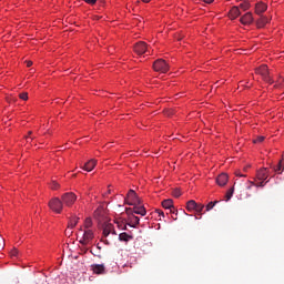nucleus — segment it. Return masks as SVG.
Returning <instances> with one entry per match:
<instances>
[{
	"mask_svg": "<svg viewBox=\"0 0 284 284\" xmlns=\"http://www.w3.org/2000/svg\"><path fill=\"white\" fill-rule=\"evenodd\" d=\"M153 70L155 72H161L162 74H165L170 71V64L165 62L163 59H158L153 62Z\"/></svg>",
	"mask_w": 284,
	"mask_h": 284,
	"instance_id": "f257e3e1",
	"label": "nucleus"
},
{
	"mask_svg": "<svg viewBox=\"0 0 284 284\" xmlns=\"http://www.w3.org/2000/svg\"><path fill=\"white\" fill-rule=\"evenodd\" d=\"M255 74H260L266 83H272V77H270V69L267 68V64H262L260 68L255 69Z\"/></svg>",
	"mask_w": 284,
	"mask_h": 284,
	"instance_id": "f03ea898",
	"label": "nucleus"
},
{
	"mask_svg": "<svg viewBox=\"0 0 284 284\" xmlns=\"http://www.w3.org/2000/svg\"><path fill=\"white\" fill-rule=\"evenodd\" d=\"M49 207L52 210V212H55V214H61L63 211V202L59 197H53L51 201H49Z\"/></svg>",
	"mask_w": 284,
	"mask_h": 284,
	"instance_id": "7ed1b4c3",
	"label": "nucleus"
},
{
	"mask_svg": "<svg viewBox=\"0 0 284 284\" xmlns=\"http://www.w3.org/2000/svg\"><path fill=\"white\" fill-rule=\"evenodd\" d=\"M126 205H141V199H139V195H136V192L134 190H130L126 194L125 199Z\"/></svg>",
	"mask_w": 284,
	"mask_h": 284,
	"instance_id": "20e7f679",
	"label": "nucleus"
},
{
	"mask_svg": "<svg viewBox=\"0 0 284 284\" xmlns=\"http://www.w3.org/2000/svg\"><path fill=\"white\" fill-rule=\"evenodd\" d=\"M61 200L67 207H72V205H74V202L77 201V195L74 193H64L61 196Z\"/></svg>",
	"mask_w": 284,
	"mask_h": 284,
	"instance_id": "39448f33",
	"label": "nucleus"
},
{
	"mask_svg": "<svg viewBox=\"0 0 284 284\" xmlns=\"http://www.w3.org/2000/svg\"><path fill=\"white\" fill-rule=\"evenodd\" d=\"M92 239H94V232L91 229H87L83 232V236L80 240V243L81 245H90Z\"/></svg>",
	"mask_w": 284,
	"mask_h": 284,
	"instance_id": "423d86ee",
	"label": "nucleus"
},
{
	"mask_svg": "<svg viewBox=\"0 0 284 284\" xmlns=\"http://www.w3.org/2000/svg\"><path fill=\"white\" fill-rule=\"evenodd\" d=\"M130 212H133V214H140V216H145V214H148L145 206L141 204H135L133 209H126V214H130Z\"/></svg>",
	"mask_w": 284,
	"mask_h": 284,
	"instance_id": "0eeeda50",
	"label": "nucleus"
},
{
	"mask_svg": "<svg viewBox=\"0 0 284 284\" xmlns=\"http://www.w3.org/2000/svg\"><path fill=\"white\" fill-rule=\"evenodd\" d=\"M134 52L136 54H145V53L150 52V50L148 49V43H145L143 41L135 43Z\"/></svg>",
	"mask_w": 284,
	"mask_h": 284,
	"instance_id": "6e6552de",
	"label": "nucleus"
},
{
	"mask_svg": "<svg viewBox=\"0 0 284 284\" xmlns=\"http://www.w3.org/2000/svg\"><path fill=\"white\" fill-rule=\"evenodd\" d=\"M110 234H114L116 236V231L114 230V224L106 223L103 225V236H110Z\"/></svg>",
	"mask_w": 284,
	"mask_h": 284,
	"instance_id": "1a4fd4ad",
	"label": "nucleus"
},
{
	"mask_svg": "<svg viewBox=\"0 0 284 284\" xmlns=\"http://www.w3.org/2000/svg\"><path fill=\"white\" fill-rule=\"evenodd\" d=\"M240 21L243 26H250L254 23V17L252 16V12H246L241 17Z\"/></svg>",
	"mask_w": 284,
	"mask_h": 284,
	"instance_id": "9d476101",
	"label": "nucleus"
},
{
	"mask_svg": "<svg viewBox=\"0 0 284 284\" xmlns=\"http://www.w3.org/2000/svg\"><path fill=\"white\" fill-rule=\"evenodd\" d=\"M268 176H270V173L267 171V168L260 169L256 173L257 181H267Z\"/></svg>",
	"mask_w": 284,
	"mask_h": 284,
	"instance_id": "9b49d317",
	"label": "nucleus"
},
{
	"mask_svg": "<svg viewBox=\"0 0 284 284\" xmlns=\"http://www.w3.org/2000/svg\"><path fill=\"white\" fill-rule=\"evenodd\" d=\"M91 270L93 274H104L105 273V265L103 264H92Z\"/></svg>",
	"mask_w": 284,
	"mask_h": 284,
	"instance_id": "f8f14e48",
	"label": "nucleus"
},
{
	"mask_svg": "<svg viewBox=\"0 0 284 284\" xmlns=\"http://www.w3.org/2000/svg\"><path fill=\"white\" fill-rule=\"evenodd\" d=\"M227 181H229V176L226 173H222L216 178V183L217 185H220L221 187H223V185H227Z\"/></svg>",
	"mask_w": 284,
	"mask_h": 284,
	"instance_id": "ddd939ff",
	"label": "nucleus"
},
{
	"mask_svg": "<svg viewBox=\"0 0 284 284\" xmlns=\"http://www.w3.org/2000/svg\"><path fill=\"white\" fill-rule=\"evenodd\" d=\"M94 168H97V160H90L83 165L82 169L85 170V172H92Z\"/></svg>",
	"mask_w": 284,
	"mask_h": 284,
	"instance_id": "4468645a",
	"label": "nucleus"
},
{
	"mask_svg": "<svg viewBox=\"0 0 284 284\" xmlns=\"http://www.w3.org/2000/svg\"><path fill=\"white\" fill-rule=\"evenodd\" d=\"M229 17L232 20L237 19V17H241V9H239V7H233L229 12Z\"/></svg>",
	"mask_w": 284,
	"mask_h": 284,
	"instance_id": "2eb2a0df",
	"label": "nucleus"
},
{
	"mask_svg": "<svg viewBox=\"0 0 284 284\" xmlns=\"http://www.w3.org/2000/svg\"><path fill=\"white\" fill-rule=\"evenodd\" d=\"M265 10H267V4H265L263 2H257L255 4V13L256 14H263V12H265Z\"/></svg>",
	"mask_w": 284,
	"mask_h": 284,
	"instance_id": "dca6fc26",
	"label": "nucleus"
},
{
	"mask_svg": "<svg viewBox=\"0 0 284 284\" xmlns=\"http://www.w3.org/2000/svg\"><path fill=\"white\" fill-rule=\"evenodd\" d=\"M270 23V19L265 16H262L257 21H256V27L257 28H265Z\"/></svg>",
	"mask_w": 284,
	"mask_h": 284,
	"instance_id": "f3484780",
	"label": "nucleus"
},
{
	"mask_svg": "<svg viewBox=\"0 0 284 284\" xmlns=\"http://www.w3.org/2000/svg\"><path fill=\"white\" fill-rule=\"evenodd\" d=\"M162 207H164V210H173L174 201H172V199L162 201Z\"/></svg>",
	"mask_w": 284,
	"mask_h": 284,
	"instance_id": "a211bd4d",
	"label": "nucleus"
},
{
	"mask_svg": "<svg viewBox=\"0 0 284 284\" xmlns=\"http://www.w3.org/2000/svg\"><path fill=\"white\" fill-rule=\"evenodd\" d=\"M277 174H283L284 171V155H282V160H280L278 164L274 168Z\"/></svg>",
	"mask_w": 284,
	"mask_h": 284,
	"instance_id": "6ab92c4d",
	"label": "nucleus"
},
{
	"mask_svg": "<svg viewBox=\"0 0 284 284\" xmlns=\"http://www.w3.org/2000/svg\"><path fill=\"white\" fill-rule=\"evenodd\" d=\"M239 8L246 12V10H250V8H252V4L250 3V0H242V3H240Z\"/></svg>",
	"mask_w": 284,
	"mask_h": 284,
	"instance_id": "aec40b11",
	"label": "nucleus"
},
{
	"mask_svg": "<svg viewBox=\"0 0 284 284\" xmlns=\"http://www.w3.org/2000/svg\"><path fill=\"white\" fill-rule=\"evenodd\" d=\"M196 205H197L196 201L191 200V201H189V202L186 203V210H187L189 212L196 211Z\"/></svg>",
	"mask_w": 284,
	"mask_h": 284,
	"instance_id": "412c9836",
	"label": "nucleus"
},
{
	"mask_svg": "<svg viewBox=\"0 0 284 284\" xmlns=\"http://www.w3.org/2000/svg\"><path fill=\"white\" fill-rule=\"evenodd\" d=\"M78 223H79V217H77V216L71 217L70 221H69L68 229L69 230H74V227H77Z\"/></svg>",
	"mask_w": 284,
	"mask_h": 284,
	"instance_id": "4be33fe9",
	"label": "nucleus"
},
{
	"mask_svg": "<svg viewBox=\"0 0 284 284\" xmlns=\"http://www.w3.org/2000/svg\"><path fill=\"white\" fill-rule=\"evenodd\" d=\"M139 222H140L139 216L132 215V216L130 217V223H129V225H130V227H136V225H139Z\"/></svg>",
	"mask_w": 284,
	"mask_h": 284,
	"instance_id": "5701e85b",
	"label": "nucleus"
},
{
	"mask_svg": "<svg viewBox=\"0 0 284 284\" xmlns=\"http://www.w3.org/2000/svg\"><path fill=\"white\" fill-rule=\"evenodd\" d=\"M132 235L128 234V233H120L119 234V241H124L125 243H128V241H132Z\"/></svg>",
	"mask_w": 284,
	"mask_h": 284,
	"instance_id": "b1692460",
	"label": "nucleus"
},
{
	"mask_svg": "<svg viewBox=\"0 0 284 284\" xmlns=\"http://www.w3.org/2000/svg\"><path fill=\"white\" fill-rule=\"evenodd\" d=\"M203 210H205V205L203 204H196L195 212L201 216L203 214Z\"/></svg>",
	"mask_w": 284,
	"mask_h": 284,
	"instance_id": "393cba45",
	"label": "nucleus"
},
{
	"mask_svg": "<svg viewBox=\"0 0 284 284\" xmlns=\"http://www.w3.org/2000/svg\"><path fill=\"white\" fill-rule=\"evenodd\" d=\"M90 227H92V219L91 217H87L84 220V230H90Z\"/></svg>",
	"mask_w": 284,
	"mask_h": 284,
	"instance_id": "a878e982",
	"label": "nucleus"
},
{
	"mask_svg": "<svg viewBox=\"0 0 284 284\" xmlns=\"http://www.w3.org/2000/svg\"><path fill=\"white\" fill-rule=\"evenodd\" d=\"M232 196H234V186L231 187L227 192H226V201H230V199H232Z\"/></svg>",
	"mask_w": 284,
	"mask_h": 284,
	"instance_id": "bb28decb",
	"label": "nucleus"
},
{
	"mask_svg": "<svg viewBox=\"0 0 284 284\" xmlns=\"http://www.w3.org/2000/svg\"><path fill=\"white\" fill-rule=\"evenodd\" d=\"M216 203H219V201L210 202V203L206 205V212H210V210H213V209H214V205H216Z\"/></svg>",
	"mask_w": 284,
	"mask_h": 284,
	"instance_id": "cd10ccee",
	"label": "nucleus"
},
{
	"mask_svg": "<svg viewBox=\"0 0 284 284\" xmlns=\"http://www.w3.org/2000/svg\"><path fill=\"white\" fill-rule=\"evenodd\" d=\"M265 141V136L260 135L255 140H253V143H263Z\"/></svg>",
	"mask_w": 284,
	"mask_h": 284,
	"instance_id": "c85d7f7f",
	"label": "nucleus"
},
{
	"mask_svg": "<svg viewBox=\"0 0 284 284\" xmlns=\"http://www.w3.org/2000/svg\"><path fill=\"white\" fill-rule=\"evenodd\" d=\"M50 187H51V190H59L60 185L57 183V181H52L50 183Z\"/></svg>",
	"mask_w": 284,
	"mask_h": 284,
	"instance_id": "c756f323",
	"label": "nucleus"
},
{
	"mask_svg": "<svg viewBox=\"0 0 284 284\" xmlns=\"http://www.w3.org/2000/svg\"><path fill=\"white\" fill-rule=\"evenodd\" d=\"M260 181L261 182H258V183L255 182V187H265V185H266L265 180H260Z\"/></svg>",
	"mask_w": 284,
	"mask_h": 284,
	"instance_id": "7c9ffc66",
	"label": "nucleus"
},
{
	"mask_svg": "<svg viewBox=\"0 0 284 284\" xmlns=\"http://www.w3.org/2000/svg\"><path fill=\"white\" fill-rule=\"evenodd\" d=\"M19 98H20L22 101H28V92L20 93V94H19Z\"/></svg>",
	"mask_w": 284,
	"mask_h": 284,
	"instance_id": "2f4dec72",
	"label": "nucleus"
},
{
	"mask_svg": "<svg viewBox=\"0 0 284 284\" xmlns=\"http://www.w3.org/2000/svg\"><path fill=\"white\" fill-rule=\"evenodd\" d=\"M246 183H247L246 190H252V187H254V185H255L254 181H247Z\"/></svg>",
	"mask_w": 284,
	"mask_h": 284,
	"instance_id": "473e14b6",
	"label": "nucleus"
},
{
	"mask_svg": "<svg viewBox=\"0 0 284 284\" xmlns=\"http://www.w3.org/2000/svg\"><path fill=\"white\" fill-rule=\"evenodd\" d=\"M119 230H128V225L123 224V222H116Z\"/></svg>",
	"mask_w": 284,
	"mask_h": 284,
	"instance_id": "72a5a7b5",
	"label": "nucleus"
},
{
	"mask_svg": "<svg viewBox=\"0 0 284 284\" xmlns=\"http://www.w3.org/2000/svg\"><path fill=\"white\" fill-rule=\"evenodd\" d=\"M173 196H174L175 199H179V196H181V190L175 189V190L173 191Z\"/></svg>",
	"mask_w": 284,
	"mask_h": 284,
	"instance_id": "f704fd0d",
	"label": "nucleus"
},
{
	"mask_svg": "<svg viewBox=\"0 0 284 284\" xmlns=\"http://www.w3.org/2000/svg\"><path fill=\"white\" fill-rule=\"evenodd\" d=\"M10 255H11V256H18V255H19V250L13 248V250L10 252Z\"/></svg>",
	"mask_w": 284,
	"mask_h": 284,
	"instance_id": "c9c22d12",
	"label": "nucleus"
},
{
	"mask_svg": "<svg viewBox=\"0 0 284 284\" xmlns=\"http://www.w3.org/2000/svg\"><path fill=\"white\" fill-rule=\"evenodd\" d=\"M91 254H93V256H97L98 258H103V256L101 255V252H99V253H93V252L91 251Z\"/></svg>",
	"mask_w": 284,
	"mask_h": 284,
	"instance_id": "e433bc0d",
	"label": "nucleus"
},
{
	"mask_svg": "<svg viewBox=\"0 0 284 284\" xmlns=\"http://www.w3.org/2000/svg\"><path fill=\"white\" fill-rule=\"evenodd\" d=\"M85 3H89L90 6H94V3H97V0H85Z\"/></svg>",
	"mask_w": 284,
	"mask_h": 284,
	"instance_id": "4c0bfd02",
	"label": "nucleus"
},
{
	"mask_svg": "<svg viewBox=\"0 0 284 284\" xmlns=\"http://www.w3.org/2000/svg\"><path fill=\"white\" fill-rule=\"evenodd\" d=\"M235 176L245 178V176H247V175H245V174H241V172H240V171H236V172H235Z\"/></svg>",
	"mask_w": 284,
	"mask_h": 284,
	"instance_id": "58836bf2",
	"label": "nucleus"
},
{
	"mask_svg": "<svg viewBox=\"0 0 284 284\" xmlns=\"http://www.w3.org/2000/svg\"><path fill=\"white\" fill-rule=\"evenodd\" d=\"M156 213L159 214V216H165V213H163V211L161 210H156Z\"/></svg>",
	"mask_w": 284,
	"mask_h": 284,
	"instance_id": "ea45409f",
	"label": "nucleus"
},
{
	"mask_svg": "<svg viewBox=\"0 0 284 284\" xmlns=\"http://www.w3.org/2000/svg\"><path fill=\"white\" fill-rule=\"evenodd\" d=\"M26 63H27V68H31L32 61H26Z\"/></svg>",
	"mask_w": 284,
	"mask_h": 284,
	"instance_id": "a19ab883",
	"label": "nucleus"
},
{
	"mask_svg": "<svg viewBox=\"0 0 284 284\" xmlns=\"http://www.w3.org/2000/svg\"><path fill=\"white\" fill-rule=\"evenodd\" d=\"M204 3H213L214 0H202Z\"/></svg>",
	"mask_w": 284,
	"mask_h": 284,
	"instance_id": "79ce46f5",
	"label": "nucleus"
},
{
	"mask_svg": "<svg viewBox=\"0 0 284 284\" xmlns=\"http://www.w3.org/2000/svg\"><path fill=\"white\" fill-rule=\"evenodd\" d=\"M143 3H150V0H142Z\"/></svg>",
	"mask_w": 284,
	"mask_h": 284,
	"instance_id": "37998d69",
	"label": "nucleus"
},
{
	"mask_svg": "<svg viewBox=\"0 0 284 284\" xmlns=\"http://www.w3.org/2000/svg\"><path fill=\"white\" fill-rule=\"evenodd\" d=\"M0 250H3V243L0 242Z\"/></svg>",
	"mask_w": 284,
	"mask_h": 284,
	"instance_id": "c03bdc74",
	"label": "nucleus"
},
{
	"mask_svg": "<svg viewBox=\"0 0 284 284\" xmlns=\"http://www.w3.org/2000/svg\"><path fill=\"white\" fill-rule=\"evenodd\" d=\"M9 101H17V99H16V98H13V99H10Z\"/></svg>",
	"mask_w": 284,
	"mask_h": 284,
	"instance_id": "a18cd8bd",
	"label": "nucleus"
},
{
	"mask_svg": "<svg viewBox=\"0 0 284 284\" xmlns=\"http://www.w3.org/2000/svg\"><path fill=\"white\" fill-rule=\"evenodd\" d=\"M97 247H98V250H101V246L98 245Z\"/></svg>",
	"mask_w": 284,
	"mask_h": 284,
	"instance_id": "49530a36",
	"label": "nucleus"
},
{
	"mask_svg": "<svg viewBox=\"0 0 284 284\" xmlns=\"http://www.w3.org/2000/svg\"><path fill=\"white\" fill-rule=\"evenodd\" d=\"M32 134V131H29V135Z\"/></svg>",
	"mask_w": 284,
	"mask_h": 284,
	"instance_id": "de8ad7c7",
	"label": "nucleus"
},
{
	"mask_svg": "<svg viewBox=\"0 0 284 284\" xmlns=\"http://www.w3.org/2000/svg\"><path fill=\"white\" fill-rule=\"evenodd\" d=\"M236 1H243V0H236Z\"/></svg>",
	"mask_w": 284,
	"mask_h": 284,
	"instance_id": "09e8293b",
	"label": "nucleus"
},
{
	"mask_svg": "<svg viewBox=\"0 0 284 284\" xmlns=\"http://www.w3.org/2000/svg\"><path fill=\"white\" fill-rule=\"evenodd\" d=\"M108 192H109V194H110L111 191L109 190Z\"/></svg>",
	"mask_w": 284,
	"mask_h": 284,
	"instance_id": "8fccbe9b",
	"label": "nucleus"
}]
</instances>
